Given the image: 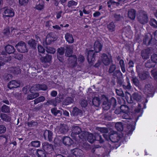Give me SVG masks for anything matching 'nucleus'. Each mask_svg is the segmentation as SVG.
I'll return each instance as SVG.
<instances>
[{"mask_svg": "<svg viewBox=\"0 0 157 157\" xmlns=\"http://www.w3.org/2000/svg\"><path fill=\"white\" fill-rule=\"evenodd\" d=\"M150 25L154 27H157V22L154 19H151L150 21Z\"/></svg>", "mask_w": 157, "mask_h": 157, "instance_id": "46", "label": "nucleus"}, {"mask_svg": "<svg viewBox=\"0 0 157 157\" xmlns=\"http://www.w3.org/2000/svg\"><path fill=\"white\" fill-rule=\"evenodd\" d=\"M15 47L19 52L24 53L27 51V49L25 44L23 42H20L16 45Z\"/></svg>", "mask_w": 157, "mask_h": 157, "instance_id": "7", "label": "nucleus"}, {"mask_svg": "<svg viewBox=\"0 0 157 157\" xmlns=\"http://www.w3.org/2000/svg\"><path fill=\"white\" fill-rule=\"evenodd\" d=\"M127 94L129 95L130 98L126 97V99L127 102L129 103H132L133 102V101L132 99V97L133 98V100L137 101H140L142 98L141 95L140 93H134L132 94V96L128 93Z\"/></svg>", "mask_w": 157, "mask_h": 157, "instance_id": "5", "label": "nucleus"}, {"mask_svg": "<svg viewBox=\"0 0 157 157\" xmlns=\"http://www.w3.org/2000/svg\"><path fill=\"white\" fill-rule=\"evenodd\" d=\"M45 152L41 149H37L36 154L38 157H46Z\"/></svg>", "mask_w": 157, "mask_h": 157, "instance_id": "27", "label": "nucleus"}, {"mask_svg": "<svg viewBox=\"0 0 157 157\" xmlns=\"http://www.w3.org/2000/svg\"><path fill=\"white\" fill-rule=\"evenodd\" d=\"M120 109L122 111L121 113H128L129 110L128 107L125 105H121Z\"/></svg>", "mask_w": 157, "mask_h": 157, "instance_id": "35", "label": "nucleus"}, {"mask_svg": "<svg viewBox=\"0 0 157 157\" xmlns=\"http://www.w3.org/2000/svg\"><path fill=\"white\" fill-rule=\"evenodd\" d=\"M13 56L15 59L19 60L23 58L22 55L20 54L14 53Z\"/></svg>", "mask_w": 157, "mask_h": 157, "instance_id": "47", "label": "nucleus"}, {"mask_svg": "<svg viewBox=\"0 0 157 157\" xmlns=\"http://www.w3.org/2000/svg\"><path fill=\"white\" fill-rule=\"evenodd\" d=\"M71 114L75 116L80 115L82 114V111L77 108L75 107L73 108Z\"/></svg>", "mask_w": 157, "mask_h": 157, "instance_id": "28", "label": "nucleus"}, {"mask_svg": "<svg viewBox=\"0 0 157 157\" xmlns=\"http://www.w3.org/2000/svg\"><path fill=\"white\" fill-rule=\"evenodd\" d=\"M136 16V11L134 9H131L128 11V16L131 19L134 20Z\"/></svg>", "mask_w": 157, "mask_h": 157, "instance_id": "26", "label": "nucleus"}, {"mask_svg": "<svg viewBox=\"0 0 157 157\" xmlns=\"http://www.w3.org/2000/svg\"><path fill=\"white\" fill-rule=\"evenodd\" d=\"M52 56H51L47 55L45 57H41L40 58L41 62L43 63H49L52 62Z\"/></svg>", "mask_w": 157, "mask_h": 157, "instance_id": "20", "label": "nucleus"}, {"mask_svg": "<svg viewBox=\"0 0 157 157\" xmlns=\"http://www.w3.org/2000/svg\"><path fill=\"white\" fill-rule=\"evenodd\" d=\"M1 117L2 119L6 121L9 122L10 121V117L5 114H2L1 115Z\"/></svg>", "mask_w": 157, "mask_h": 157, "instance_id": "34", "label": "nucleus"}, {"mask_svg": "<svg viewBox=\"0 0 157 157\" xmlns=\"http://www.w3.org/2000/svg\"><path fill=\"white\" fill-rule=\"evenodd\" d=\"M97 129L101 133H105L103 134L107 135L106 134L108 133V131L107 128H99L98 127L97 128Z\"/></svg>", "mask_w": 157, "mask_h": 157, "instance_id": "42", "label": "nucleus"}, {"mask_svg": "<svg viewBox=\"0 0 157 157\" xmlns=\"http://www.w3.org/2000/svg\"><path fill=\"white\" fill-rule=\"evenodd\" d=\"M11 69L13 70V73L15 74H19L20 72V69L19 67H12Z\"/></svg>", "mask_w": 157, "mask_h": 157, "instance_id": "55", "label": "nucleus"}, {"mask_svg": "<svg viewBox=\"0 0 157 157\" xmlns=\"http://www.w3.org/2000/svg\"><path fill=\"white\" fill-rule=\"evenodd\" d=\"M115 127L118 131H121L123 130V126L121 122H118L116 123Z\"/></svg>", "mask_w": 157, "mask_h": 157, "instance_id": "38", "label": "nucleus"}, {"mask_svg": "<svg viewBox=\"0 0 157 157\" xmlns=\"http://www.w3.org/2000/svg\"><path fill=\"white\" fill-rule=\"evenodd\" d=\"M152 61L155 63H157V55L156 54H153L151 56Z\"/></svg>", "mask_w": 157, "mask_h": 157, "instance_id": "56", "label": "nucleus"}, {"mask_svg": "<svg viewBox=\"0 0 157 157\" xmlns=\"http://www.w3.org/2000/svg\"><path fill=\"white\" fill-rule=\"evenodd\" d=\"M14 15V12L13 9H6L4 11L3 16L4 19L6 18V17H12Z\"/></svg>", "mask_w": 157, "mask_h": 157, "instance_id": "9", "label": "nucleus"}, {"mask_svg": "<svg viewBox=\"0 0 157 157\" xmlns=\"http://www.w3.org/2000/svg\"><path fill=\"white\" fill-rule=\"evenodd\" d=\"M37 48L39 52L42 53H43L44 52L45 49L41 45H38Z\"/></svg>", "mask_w": 157, "mask_h": 157, "instance_id": "52", "label": "nucleus"}, {"mask_svg": "<svg viewBox=\"0 0 157 157\" xmlns=\"http://www.w3.org/2000/svg\"><path fill=\"white\" fill-rule=\"evenodd\" d=\"M2 111L3 112L8 113L10 111L9 107L6 105H3L2 107Z\"/></svg>", "mask_w": 157, "mask_h": 157, "instance_id": "45", "label": "nucleus"}, {"mask_svg": "<svg viewBox=\"0 0 157 157\" xmlns=\"http://www.w3.org/2000/svg\"><path fill=\"white\" fill-rule=\"evenodd\" d=\"M44 2L42 0H39L36 6V8L38 10H41L44 9Z\"/></svg>", "mask_w": 157, "mask_h": 157, "instance_id": "25", "label": "nucleus"}, {"mask_svg": "<svg viewBox=\"0 0 157 157\" xmlns=\"http://www.w3.org/2000/svg\"><path fill=\"white\" fill-rule=\"evenodd\" d=\"M12 76L10 74H6L3 76V78L5 80H9L12 78Z\"/></svg>", "mask_w": 157, "mask_h": 157, "instance_id": "48", "label": "nucleus"}, {"mask_svg": "<svg viewBox=\"0 0 157 157\" xmlns=\"http://www.w3.org/2000/svg\"><path fill=\"white\" fill-rule=\"evenodd\" d=\"M139 21L142 24L147 23L148 21V18L146 13L144 12L140 14L138 17Z\"/></svg>", "mask_w": 157, "mask_h": 157, "instance_id": "13", "label": "nucleus"}, {"mask_svg": "<svg viewBox=\"0 0 157 157\" xmlns=\"http://www.w3.org/2000/svg\"><path fill=\"white\" fill-rule=\"evenodd\" d=\"M92 103L93 105L96 106H98L101 103V100L97 97H94L92 101Z\"/></svg>", "mask_w": 157, "mask_h": 157, "instance_id": "30", "label": "nucleus"}, {"mask_svg": "<svg viewBox=\"0 0 157 157\" xmlns=\"http://www.w3.org/2000/svg\"><path fill=\"white\" fill-rule=\"evenodd\" d=\"M47 89V86L45 84H37L33 86L31 88V91L33 90L34 91L39 90H45Z\"/></svg>", "mask_w": 157, "mask_h": 157, "instance_id": "10", "label": "nucleus"}, {"mask_svg": "<svg viewBox=\"0 0 157 157\" xmlns=\"http://www.w3.org/2000/svg\"><path fill=\"white\" fill-rule=\"evenodd\" d=\"M116 68V66L115 65H111L109 69V72L110 73L113 72V71L115 70Z\"/></svg>", "mask_w": 157, "mask_h": 157, "instance_id": "60", "label": "nucleus"}, {"mask_svg": "<svg viewBox=\"0 0 157 157\" xmlns=\"http://www.w3.org/2000/svg\"><path fill=\"white\" fill-rule=\"evenodd\" d=\"M78 2L73 0H70L68 2L67 6L69 8H72L74 6H76L78 4Z\"/></svg>", "mask_w": 157, "mask_h": 157, "instance_id": "32", "label": "nucleus"}, {"mask_svg": "<svg viewBox=\"0 0 157 157\" xmlns=\"http://www.w3.org/2000/svg\"><path fill=\"white\" fill-rule=\"evenodd\" d=\"M81 105L82 107H85L87 105V103L86 101L84 100L81 102Z\"/></svg>", "mask_w": 157, "mask_h": 157, "instance_id": "64", "label": "nucleus"}, {"mask_svg": "<svg viewBox=\"0 0 157 157\" xmlns=\"http://www.w3.org/2000/svg\"><path fill=\"white\" fill-rule=\"evenodd\" d=\"M56 40V37L53 33H51L48 34L46 37V42L47 44H49L52 42Z\"/></svg>", "mask_w": 157, "mask_h": 157, "instance_id": "14", "label": "nucleus"}, {"mask_svg": "<svg viewBox=\"0 0 157 157\" xmlns=\"http://www.w3.org/2000/svg\"><path fill=\"white\" fill-rule=\"evenodd\" d=\"M63 144L66 145H70L72 144L73 141L68 136H65L62 139Z\"/></svg>", "mask_w": 157, "mask_h": 157, "instance_id": "21", "label": "nucleus"}, {"mask_svg": "<svg viewBox=\"0 0 157 157\" xmlns=\"http://www.w3.org/2000/svg\"><path fill=\"white\" fill-rule=\"evenodd\" d=\"M132 81L133 83L136 86H138V85L139 81L137 78L136 77H133L132 78Z\"/></svg>", "mask_w": 157, "mask_h": 157, "instance_id": "58", "label": "nucleus"}, {"mask_svg": "<svg viewBox=\"0 0 157 157\" xmlns=\"http://www.w3.org/2000/svg\"><path fill=\"white\" fill-rule=\"evenodd\" d=\"M20 86L19 82L16 80H12L9 82L8 85V87L10 89L16 88Z\"/></svg>", "mask_w": 157, "mask_h": 157, "instance_id": "16", "label": "nucleus"}, {"mask_svg": "<svg viewBox=\"0 0 157 157\" xmlns=\"http://www.w3.org/2000/svg\"><path fill=\"white\" fill-rule=\"evenodd\" d=\"M116 92L117 94L120 96H123L124 94L122 90L121 89L120 90H116Z\"/></svg>", "mask_w": 157, "mask_h": 157, "instance_id": "57", "label": "nucleus"}, {"mask_svg": "<svg viewBox=\"0 0 157 157\" xmlns=\"http://www.w3.org/2000/svg\"><path fill=\"white\" fill-rule=\"evenodd\" d=\"M44 136L45 140L50 141L52 138V133L50 131L46 130L44 132Z\"/></svg>", "mask_w": 157, "mask_h": 157, "instance_id": "17", "label": "nucleus"}, {"mask_svg": "<svg viewBox=\"0 0 157 157\" xmlns=\"http://www.w3.org/2000/svg\"><path fill=\"white\" fill-rule=\"evenodd\" d=\"M28 2V0H19V3L20 6L26 5Z\"/></svg>", "mask_w": 157, "mask_h": 157, "instance_id": "50", "label": "nucleus"}, {"mask_svg": "<svg viewBox=\"0 0 157 157\" xmlns=\"http://www.w3.org/2000/svg\"><path fill=\"white\" fill-rule=\"evenodd\" d=\"M125 0H118L119 3H118L112 1V0H110L107 2L108 4V6L109 7H111V5L110 4V3H111V5H112L113 6H118L119 5L120 3L121 4V3H123L124 2Z\"/></svg>", "mask_w": 157, "mask_h": 157, "instance_id": "22", "label": "nucleus"}, {"mask_svg": "<svg viewBox=\"0 0 157 157\" xmlns=\"http://www.w3.org/2000/svg\"><path fill=\"white\" fill-rule=\"evenodd\" d=\"M66 41L69 43H72L74 42V39L72 35L69 33H67L65 36Z\"/></svg>", "mask_w": 157, "mask_h": 157, "instance_id": "23", "label": "nucleus"}, {"mask_svg": "<svg viewBox=\"0 0 157 157\" xmlns=\"http://www.w3.org/2000/svg\"><path fill=\"white\" fill-rule=\"evenodd\" d=\"M101 15V13L98 11H96L93 14V17L95 18H97L99 17Z\"/></svg>", "mask_w": 157, "mask_h": 157, "instance_id": "59", "label": "nucleus"}, {"mask_svg": "<svg viewBox=\"0 0 157 157\" xmlns=\"http://www.w3.org/2000/svg\"><path fill=\"white\" fill-rule=\"evenodd\" d=\"M43 149L46 153L49 154L52 152L53 150L52 145L47 142H44L42 144Z\"/></svg>", "mask_w": 157, "mask_h": 157, "instance_id": "8", "label": "nucleus"}, {"mask_svg": "<svg viewBox=\"0 0 157 157\" xmlns=\"http://www.w3.org/2000/svg\"><path fill=\"white\" fill-rule=\"evenodd\" d=\"M31 145L34 147H38L40 145V142L39 141H35L31 142Z\"/></svg>", "mask_w": 157, "mask_h": 157, "instance_id": "44", "label": "nucleus"}, {"mask_svg": "<svg viewBox=\"0 0 157 157\" xmlns=\"http://www.w3.org/2000/svg\"><path fill=\"white\" fill-rule=\"evenodd\" d=\"M142 56L143 58L145 59H147L149 57V53L147 52L146 50H144L142 52Z\"/></svg>", "mask_w": 157, "mask_h": 157, "instance_id": "41", "label": "nucleus"}, {"mask_svg": "<svg viewBox=\"0 0 157 157\" xmlns=\"http://www.w3.org/2000/svg\"><path fill=\"white\" fill-rule=\"evenodd\" d=\"M82 133V136L80 137V138L85 140L87 139L88 141L91 143H94L95 140H99L101 143L103 142L101 136L98 133H95L94 136L92 133L85 131H84Z\"/></svg>", "mask_w": 157, "mask_h": 157, "instance_id": "1", "label": "nucleus"}, {"mask_svg": "<svg viewBox=\"0 0 157 157\" xmlns=\"http://www.w3.org/2000/svg\"><path fill=\"white\" fill-rule=\"evenodd\" d=\"M6 131V127L3 125H0V134L4 133Z\"/></svg>", "mask_w": 157, "mask_h": 157, "instance_id": "51", "label": "nucleus"}, {"mask_svg": "<svg viewBox=\"0 0 157 157\" xmlns=\"http://www.w3.org/2000/svg\"><path fill=\"white\" fill-rule=\"evenodd\" d=\"M101 102H103V108L104 109L107 110L110 108L111 104L105 95H102L101 96Z\"/></svg>", "mask_w": 157, "mask_h": 157, "instance_id": "6", "label": "nucleus"}, {"mask_svg": "<svg viewBox=\"0 0 157 157\" xmlns=\"http://www.w3.org/2000/svg\"><path fill=\"white\" fill-rule=\"evenodd\" d=\"M102 59L103 63L105 65H109L111 60L110 56H107L105 54H103L102 56Z\"/></svg>", "mask_w": 157, "mask_h": 157, "instance_id": "15", "label": "nucleus"}, {"mask_svg": "<svg viewBox=\"0 0 157 157\" xmlns=\"http://www.w3.org/2000/svg\"><path fill=\"white\" fill-rule=\"evenodd\" d=\"M52 113L55 116H60L62 114V112L59 110H57L56 108H53L51 109Z\"/></svg>", "mask_w": 157, "mask_h": 157, "instance_id": "33", "label": "nucleus"}, {"mask_svg": "<svg viewBox=\"0 0 157 157\" xmlns=\"http://www.w3.org/2000/svg\"><path fill=\"white\" fill-rule=\"evenodd\" d=\"M81 132V129L78 127L73 126L72 128V132L71 134V136L73 139L77 141L78 137L80 138V137L82 136V133L83 132Z\"/></svg>", "mask_w": 157, "mask_h": 157, "instance_id": "2", "label": "nucleus"}, {"mask_svg": "<svg viewBox=\"0 0 157 157\" xmlns=\"http://www.w3.org/2000/svg\"><path fill=\"white\" fill-rule=\"evenodd\" d=\"M149 75L148 72L146 73H142L139 74V76L141 79L144 80Z\"/></svg>", "mask_w": 157, "mask_h": 157, "instance_id": "40", "label": "nucleus"}, {"mask_svg": "<svg viewBox=\"0 0 157 157\" xmlns=\"http://www.w3.org/2000/svg\"><path fill=\"white\" fill-rule=\"evenodd\" d=\"M57 52V58L60 62H63V59L62 56L64 54V48H59L58 49Z\"/></svg>", "mask_w": 157, "mask_h": 157, "instance_id": "18", "label": "nucleus"}, {"mask_svg": "<svg viewBox=\"0 0 157 157\" xmlns=\"http://www.w3.org/2000/svg\"><path fill=\"white\" fill-rule=\"evenodd\" d=\"M56 130L59 133H66L68 130V127L65 124H61L57 127Z\"/></svg>", "mask_w": 157, "mask_h": 157, "instance_id": "12", "label": "nucleus"}, {"mask_svg": "<svg viewBox=\"0 0 157 157\" xmlns=\"http://www.w3.org/2000/svg\"><path fill=\"white\" fill-rule=\"evenodd\" d=\"M108 28L110 32H113L115 31V26L113 22H111L108 25Z\"/></svg>", "mask_w": 157, "mask_h": 157, "instance_id": "37", "label": "nucleus"}, {"mask_svg": "<svg viewBox=\"0 0 157 157\" xmlns=\"http://www.w3.org/2000/svg\"><path fill=\"white\" fill-rule=\"evenodd\" d=\"M46 51L48 53L53 54L55 52L56 50L54 48L49 47L47 48Z\"/></svg>", "mask_w": 157, "mask_h": 157, "instance_id": "49", "label": "nucleus"}, {"mask_svg": "<svg viewBox=\"0 0 157 157\" xmlns=\"http://www.w3.org/2000/svg\"><path fill=\"white\" fill-rule=\"evenodd\" d=\"M3 61H0V67L5 64L6 62H8V61L11 60V58L10 57L9 59H6V58H3Z\"/></svg>", "mask_w": 157, "mask_h": 157, "instance_id": "54", "label": "nucleus"}, {"mask_svg": "<svg viewBox=\"0 0 157 157\" xmlns=\"http://www.w3.org/2000/svg\"><path fill=\"white\" fill-rule=\"evenodd\" d=\"M66 52L65 56L69 57V60L71 61V63H73L74 65L76 63L77 61V58L75 56H71L72 52V47L70 46H67L66 49Z\"/></svg>", "mask_w": 157, "mask_h": 157, "instance_id": "3", "label": "nucleus"}, {"mask_svg": "<svg viewBox=\"0 0 157 157\" xmlns=\"http://www.w3.org/2000/svg\"><path fill=\"white\" fill-rule=\"evenodd\" d=\"M73 101V100L71 97L67 98L65 101L63 102V104L65 105H68L72 103Z\"/></svg>", "mask_w": 157, "mask_h": 157, "instance_id": "36", "label": "nucleus"}, {"mask_svg": "<svg viewBox=\"0 0 157 157\" xmlns=\"http://www.w3.org/2000/svg\"><path fill=\"white\" fill-rule=\"evenodd\" d=\"M5 49L6 52L8 54L13 53L14 51L13 47L10 45L6 46L5 48Z\"/></svg>", "mask_w": 157, "mask_h": 157, "instance_id": "29", "label": "nucleus"}, {"mask_svg": "<svg viewBox=\"0 0 157 157\" xmlns=\"http://www.w3.org/2000/svg\"><path fill=\"white\" fill-rule=\"evenodd\" d=\"M128 113H121V115L123 118L125 119H129V116L128 114Z\"/></svg>", "mask_w": 157, "mask_h": 157, "instance_id": "53", "label": "nucleus"}, {"mask_svg": "<svg viewBox=\"0 0 157 157\" xmlns=\"http://www.w3.org/2000/svg\"><path fill=\"white\" fill-rule=\"evenodd\" d=\"M87 59L88 63L92 65L95 61L94 52L93 50H90L87 53Z\"/></svg>", "mask_w": 157, "mask_h": 157, "instance_id": "11", "label": "nucleus"}, {"mask_svg": "<svg viewBox=\"0 0 157 157\" xmlns=\"http://www.w3.org/2000/svg\"><path fill=\"white\" fill-rule=\"evenodd\" d=\"M104 137L107 140H110L113 142H117L119 140L120 138L118 136L116 132L114 131H111L110 133L109 136L108 135L104 134Z\"/></svg>", "mask_w": 157, "mask_h": 157, "instance_id": "4", "label": "nucleus"}, {"mask_svg": "<svg viewBox=\"0 0 157 157\" xmlns=\"http://www.w3.org/2000/svg\"><path fill=\"white\" fill-rule=\"evenodd\" d=\"M54 142L57 145H60V144L61 143V140L58 138L56 137L54 139Z\"/></svg>", "mask_w": 157, "mask_h": 157, "instance_id": "61", "label": "nucleus"}, {"mask_svg": "<svg viewBox=\"0 0 157 157\" xmlns=\"http://www.w3.org/2000/svg\"><path fill=\"white\" fill-rule=\"evenodd\" d=\"M62 13L63 11H60L56 13V17L57 19H59L61 17Z\"/></svg>", "mask_w": 157, "mask_h": 157, "instance_id": "63", "label": "nucleus"}, {"mask_svg": "<svg viewBox=\"0 0 157 157\" xmlns=\"http://www.w3.org/2000/svg\"><path fill=\"white\" fill-rule=\"evenodd\" d=\"M28 44L31 47L35 48L36 46V43L35 40L33 39H31L28 42Z\"/></svg>", "mask_w": 157, "mask_h": 157, "instance_id": "43", "label": "nucleus"}, {"mask_svg": "<svg viewBox=\"0 0 157 157\" xmlns=\"http://www.w3.org/2000/svg\"><path fill=\"white\" fill-rule=\"evenodd\" d=\"M45 100V98L43 96H40L35 99L34 101V104H36L39 102L43 101Z\"/></svg>", "mask_w": 157, "mask_h": 157, "instance_id": "39", "label": "nucleus"}, {"mask_svg": "<svg viewBox=\"0 0 157 157\" xmlns=\"http://www.w3.org/2000/svg\"><path fill=\"white\" fill-rule=\"evenodd\" d=\"M34 90H33L32 92L30 91L32 93L31 94H29L27 97V99L29 100H32L34 99L39 96V94L38 93H33V91ZM31 91V89L30 90Z\"/></svg>", "mask_w": 157, "mask_h": 157, "instance_id": "31", "label": "nucleus"}, {"mask_svg": "<svg viewBox=\"0 0 157 157\" xmlns=\"http://www.w3.org/2000/svg\"><path fill=\"white\" fill-rule=\"evenodd\" d=\"M153 90V86L150 84L146 85L144 89V92L146 94H150Z\"/></svg>", "mask_w": 157, "mask_h": 157, "instance_id": "24", "label": "nucleus"}, {"mask_svg": "<svg viewBox=\"0 0 157 157\" xmlns=\"http://www.w3.org/2000/svg\"><path fill=\"white\" fill-rule=\"evenodd\" d=\"M102 47V45L99 41H96L94 46L95 52H100L101 50Z\"/></svg>", "mask_w": 157, "mask_h": 157, "instance_id": "19", "label": "nucleus"}, {"mask_svg": "<svg viewBox=\"0 0 157 157\" xmlns=\"http://www.w3.org/2000/svg\"><path fill=\"white\" fill-rule=\"evenodd\" d=\"M4 34L6 35H8L9 34L10 32L9 28H7L4 29L3 30Z\"/></svg>", "mask_w": 157, "mask_h": 157, "instance_id": "62", "label": "nucleus"}]
</instances>
